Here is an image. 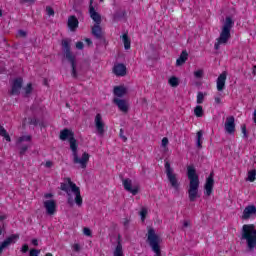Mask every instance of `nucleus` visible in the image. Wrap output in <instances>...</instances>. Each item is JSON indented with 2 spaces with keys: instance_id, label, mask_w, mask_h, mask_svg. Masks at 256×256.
<instances>
[{
  "instance_id": "473e14b6",
  "label": "nucleus",
  "mask_w": 256,
  "mask_h": 256,
  "mask_svg": "<svg viewBox=\"0 0 256 256\" xmlns=\"http://www.w3.org/2000/svg\"><path fill=\"white\" fill-rule=\"evenodd\" d=\"M205 101V94L203 92H198L197 94V104L201 105Z\"/></svg>"
},
{
  "instance_id": "72a5a7b5",
  "label": "nucleus",
  "mask_w": 256,
  "mask_h": 256,
  "mask_svg": "<svg viewBox=\"0 0 256 256\" xmlns=\"http://www.w3.org/2000/svg\"><path fill=\"white\" fill-rule=\"evenodd\" d=\"M25 95H31L33 93V85L31 83L27 84V86L24 88Z\"/></svg>"
},
{
  "instance_id": "c85d7f7f",
  "label": "nucleus",
  "mask_w": 256,
  "mask_h": 256,
  "mask_svg": "<svg viewBox=\"0 0 256 256\" xmlns=\"http://www.w3.org/2000/svg\"><path fill=\"white\" fill-rule=\"evenodd\" d=\"M196 137H197L196 145H197L198 149H201V147H203L201 145V143H202L201 139H203V130L198 131L196 134Z\"/></svg>"
},
{
  "instance_id": "4468645a",
  "label": "nucleus",
  "mask_w": 256,
  "mask_h": 256,
  "mask_svg": "<svg viewBox=\"0 0 256 256\" xmlns=\"http://www.w3.org/2000/svg\"><path fill=\"white\" fill-rule=\"evenodd\" d=\"M17 239H19L18 234H13L10 237L6 238L3 242H0V255L3 253L4 249H7L9 245H13V243H16Z\"/></svg>"
},
{
  "instance_id": "aec40b11",
  "label": "nucleus",
  "mask_w": 256,
  "mask_h": 256,
  "mask_svg": "<svg viewBox=\"0 0 256 256\" xmlns=\"http://www.w3.org/2000/svg\"><path fill=\"white\" fill-rule=\"evenodd\" d=\"M227 81V72H222L217 78V91H223L225 89V82Z\"/></svg>"
},
{
  "instance_id": "338daca9",
  "label": "nucleus",
  "mask_w": 256,
  "mask_h": 256,
  "mask_svg": "<svg viewBox=\"0 0 256 256\" xmlns=\"http://www.w3.org/2000/svg\"><path fill=\"white\" fill-rule=\"evenodd\" d=\"M101 3H103V0H100Z\"/></svg>"
},
{
  "instance_id": "052dcab7",
  "label": "nucleus",
  "mask_w": 256,
  "mask_h": 256,
  "mask_svg": "<svg viewBox=\"0 0 256 256\" xmlns=\"http://www.w3.org/2000/svg\"><path fill=\"white\" fill-rule=\"evenodd\" d=\"M189 226V221H184L183 227H188Z\"/></svg>"
},
{
  "instance_id": "864d4df0",
  "label": "nucleus",
  "mask_w": 256,
  "mask_h": 256,
  "mask_svg": "<svg viewBox=\"0 0 256 256\" xmlns=\"http://www.w3.org/2000/svg\"><path fill=\"white\" fill-rule=\"evenodd\" d=\"M45 199H51V197H53V194L51 193H47L44 195Z\"/></svg>"
},
{
  "instance_id": "cd10ccee",
  "label": "nucleus",
  "mask_w": 256,
  "mask_h": 256,
  "mask_svg": "<svg viewBox=\"0 0 256 256\" xmlns=\"http://www.w3.org/2000/svg\"><path fill=\"white\" fill-rule=\"evenodd\" d=\"M0 135L1 137H4L8 143H11V136H9V133H7V130H5V127L0 125Z\"/></svg>"
},
{
  "instance_id": "f03ea898",
  "label": "nucleus",
  "mask_w": 256,
  "mask_h": 256,
  "mask_svg": "<svg viewBox=\"0 0 256 256\" xmlns=\"http://www.w3.org/2000/svg\"><path fill=\"white\" fill-rule=\"evenodd\" d=\"M187 175L189 179L188 198L191 203L197 201L201 196L199 195V175L193 166L187 167Z\"/></svg>"
},
{
  "instance_id": "2eb2a0df",
  "label": "nucleus",
  "mask_w": 256,
  "mask_h": 256,
  "mask_svg": "<svg viewBox=\"0 0 256 256\" xmlns=\"http://www.w3.org/2000/svg\"><path fill=\"white\" fill-rule=\"evenodd\" d=\"M43 205L47 215H55L57 213V202L55 200H46Z\"/></svg>"
},
{
  "instance_id": "a19ab883",
  "label": "nucleus",
  "mask_w": 256,
  "mask_h": 256,
  "mask_svg": "<svg viewBox=\"0 0 256 256\" xmlns=\"http://www.w3.org/2000/svg\"><path fill=\"white\" fill-rule=\"evenodd\" d=\"M39 253H41V250H37V249L30 250V256H39Z\"/></svg>"
},
{
  "instance_id": "393cba45",
  "label": "nucleus",
  "mask_w": 256,
  "mask_h": 256,
  "mask_svg": "<svg viewBox=\"0 0 256 256\" xmlns=\"http://www.w3.org/2000/svg\"><path fill=\"white\" fill-rule=\"evenodd\" d=\"M114 95L116 97H125V95H127V88H125V86L114 87Z\"/></svg>"
},
{
  "instance_id": "dca6fc26",
  "label": "nucleus",
  "mask_w": 256,
  "mask_h": 256,
  "mask_svg": "<svg viewBox=\"0 0 256 256\" xmlns=\"http://www.w3.org/2000/svg\"><path fill=\"white\" fill-rule=\"evenodd\" d=\"M224 129L229 135H233V133H235V117L229 116L226 118Z\"/></svg>"
},
{
  "instance_id": "c03bdc74",
  "label": "nucleus",
  "mask_w": 256,
  "mask_h": 256,
  "mask_svg": "<svg viewBox=\"0 0 256 256\" xmlns=\"http://www.w3.org/2000/svg\"><path fill=\"white\" fill-rule=\"evenodd\" d=\"M167 145H169V138L164 137L162 139V147H167Z\"/></svg>"
},
{
  "instance_id": "5fc2aeb1",
  "label": "nucleus",
  "mask_w": 256,
  "mask_h": 256,
  "mask_svg": "<svg viewBox=\"0 0 256 256\" xmlns=\"http://www.w3.org/2000/svg\"><path fill=\"white\" fill-rule=\"evenodd\" d=\"M85 42L87 43V45H93V42L89 38H86Z\"/></svg>"
},
{
  "instance_id": "a878e982",
  "label": "nucleus",
  "mask_w": 256,
  "mask_h": 256,
  "mask_svg": "<svg viewBox=\"0 0 256 256\" xmlns=\"http://www.w3.org/2000/svg\"><path fill=\"white\" fill-rule=\"evenodd\" d=\"M122 41L124 44V49L126 50L131 49V39H129V35H127V33L122 35Z\"/></svg>"
},
{
  "instance_id": "49530a36",
  "label": "nucleus",
  "mask_w": 256,
  "mask_h": 256,
  "mask_svg": "<svg viewBox=\"0 0 256 256\" xmlns=\"http://www.w3.org/2000/svg\"><path fill=\"white\" fill-rule=\"evenodd\" d=\"M120 137H121V139H122L124 142L127 141V138H126V136H125V134H124V132H123V128L120 129Z\"/></svg>"
},
{
  "instance_id": "603ef678",
  "label": "nucleus",
  "mask_w": 256,
  "mask_h": 256,
  "mask_svg": "<svg viewBox=\"0 0 256 256\" xmlns=\"http://www.w3.org/2000/svg\"><path fill=\"white\" fill-rule=\"evenodd\" d=\"M45 167H47V169H51V167H53V162L47 161V162L45 163Z\"/></svg>"
},
{
  "instance_id": "423d86ee",
  "label": "nucleus",
  "mask_w": 256,
  "mask_h": 256,
  "mask_svg": "<svg viewBox=\"0 0 256 256\" xmlns=\"http://www.w3.org/2000/svg\"><path fill=\"white\" fill-rule=\"evenodd\" d=\"M62 51L65 54L67 61H69V63L71 64V76L73 77V79H77V77H79V74H77V64L75 62V55H73V52H71V40H62Z\"/></svg>"
},
{
  "instance_id": "f257e3e1",
  "label": "nucleus",
  "mask_w": 256,
  "mask_h": 256,
  "mask_svg": "<svg viewBox=\"0 0 256 256\" xmlns=\"http://www.w3.org/2000/svg\"><path fill=\"white\" fill-rule=\"evenodd\" d=\"M68 183H61L60 189L61 191H65L68 196L67 203L70 205V207H73V205H76L78 207H81L83 205V198L81 197V189L77 186V184L73 183L71 181V178H67Z\"/></svg>"
},
{
  "instance_id": "6e6d98bb",
  "label": "nucleus",
  "mask_w": 256,
  "mask_h": 256,
  "mask_svg": "<svg viewBox=\"0 0 256 256\" xmlns=\"http://www.w3.org/2000/svg\"><path fill=\"white\" fill-rule=\"evenodd\" d=\"M32 244L37 247V245H39V242L37 241V239H33L32 240Z\"/></svg>"
},
{
  "instance_id": "1a4fd4ad",
  "label": "nucleus",
  "mask_w": 256,
  "mask_h": 256,
  "mask_svg": "<svg viewBox=\"0 0 256 256\" xmlns=\"http://www.w3.org/2000/svg\"><path fill=\"white\" fill-rule=\"evenodd\" d=\"M122 185L128 193H132L133 195H137V193H139V185L133 186V181L129 178L122 179Z\"/></svg>"
},
{
  "instance_id": "39448f33",
  "label": "nucleus",
  "mask_w": 256,
  "mask_h": 256,
  "mask_svg": "<svg viewBox=\"0 0 256 256\" xmlns=\"http://www.w3.org/2000/svg\"><path fill=\"white\" fill-rule=\"evenodd\" d=\"M70 149L73 155V163L75 165H80L81 169H87V164L89 163V153L84 152L82 157L79 158V154L77 153V140L75 137H71L69 140Z\"/></svg>"
},
{
  "instance_id": "09e8293b",
  "label": "nucleus",
  "mask_w": 256,
  "mask_h": 256,
  "mask_svg": "<svg viewBox=\"0 0 256 256\" xmlns=\"http://www.w3.org/2000/svg\"><path fill=\"white\" fill-rule=\"evenodd\" d=\"M21 251H22V253H27V251H29V245L24 244V245L22 246Z\"/></svg>"
},
{
  "instance_id": "9d476101",
  "label": "nucleus",
  "mask_w": 256,
  "mask_h": 256,
  "mask_svg": "<svg viewBox=\"0 0 256 256\" xmlns=\"http://www.w3.org/2000/svg\"><path fill=\"white\" fill-rule=\"evenodd\" d=\"M214 177H215V173L211 172L209 177L206 179L204 189H205V195H207V197H211V193H213V187L215 185Z\"/></svg>"
},
{
  "instance_id": "a211bd4d",
  "label": "nucleus",
  "mask_w": 256,
  "mask_h": 256,
  "mask_svg": "<svg viewBox=\"0 0 256 256\" xmlns=\"http://www.w3.org/2000/svg\"><path fill=\"white\" fill-rule=\"evenodd\" d=\"M91 33H92L93 37H95V39H98L99 41H101V39H103V37L105 35L103 33V28H101V24H94L92 26Z\"/></svg>"
},
{
  "instance_id": "6ab92c4d",
  "label": "nucleus",
  "mask_w": 256,
  "mask_h": 256,
  "mask_svg": "<svg viewBox=\"0 0 256 256\" xmlns=\"http://www.w3.org/2000/svg\"><path fill=\"white\" fill-rule=\"evenodd\" d=\"M252 215H256V206L255 205L246 206L242 214V219L247 221V219H251Z\"/></svg>"
},
{
  "instance_id": "3c124183",
  "label": "nucleus",
  "mask_w": 256,
  "mask_h": 256,
  "mask_svg": "<svg viewBox=\"0 0 256 256\" xmlns=\"http://www.w3.org/2000/svg\"><path fill=\"white\" fill-rule=\"evenodd\" d=\"M18 35H19V37H27V32H25L23 30H19Z\"/></svg>"
},
{
  "instance_id": "412c9836",
  "label": "nucleus",
  "mask_w": 256,
  "mask_h": 256,
  "mask_svg": "<svg viewBox=\"0 0 256 256\" xmlns=\"http://www.w3.org/2000/svg\"><path fill=\"white\" fill-rule=\"evenodd\" d=\"M113 72L117 77H125L127 75V67L124 64H117L114 66Z\"/></svg>"
},
{
  "instance_id": "13d9d810",
  "label": "nucleus",
  "mask_w": 256,
  "mask_h": 256,
  "mask_svg": "<svg viewBox=\"0 0 256 256\" xmlns=\"http://www.w3.org/2000/svg\"><path fill=\"white\" fill-rule=\"evenodd\" d=\"M253 121H254V123L256 124V110H255L254 113H253Z\"/></svg>"
},
{
  "instance_id": "0eeeda50",
  "label": "nucleus",
  "mask_w": 256,
  "mask_h": 256,
  "mask_svg": "<svg viewBox=\"0 0 256 256\" xmlns=\"http://www.w3.org/2000/svg\"><path fill=\"white\" fill-rule=\"evenodd\" d=\"M147 241L152 251L155 252L154 256H161V246L159 245L161 243V238L155 233V229L150 228L148 230Z\"/></svg>"
},
{
  "instance_id": "0e129e2a",
  "label": "nucleus",
  "mask_w": 256,
  "mask_h": 256,
  "mask_svg": "<svg viewBox=\"0 0 256 256\" xmlns=\"http://www.w3.org/2000/svg\"><path fill=\"white\" fill-rule=\"evenodd\" d=\"M46 256H53V254H51V253H47V254H46Z\"/></svg>"
},
{
  "instance_id": "f704fd0d",
  "label": "nucleus",
  "mask_w": 256,
  "mask_h": 256,
  "mask_svg": "<svg viewBox=\"0 0 256 256\" xmlns=\"http://www.w3.org/2000/svg\"><path fill=\"white\" fill-rule=\"evenodd\" d=\"M29 124L30 125H34V127H37V125H41L40 123H39V119H37V118H29Z\"/></svg>"
},
{
  "instance_id": "680f3d73",
  "label": "nucleus",
  "mask_w": 256,
  "mask_h": 256,
  "mask_svg": "<svg viewBox=\"0 0 256 256\" xmlns=\"http://www.w3.org/2000/svg\"><path fill=\"white\" fill-rule=\"evenodd\" d=\"M25 3H33L34 0H23Z\"/></svg>"
},
{
  "instance_id": "c756f323",
  "label": "nucleus",
  "mask_w": 256,
  "mask_h": 256,
  "mask_svg": "<svg viewBox=\"0 0 256 256\" xmlns=\"http://www.w3.org/2000/svg\"><path fill=\"white\" fill-rule=\"evenodd\" d=\"M169 85H171V87H179V78L172 76L169 80H168Z\"/></svg>"
},
{
  "instance_id": "5701e85b",
  "label": "nucleus",
  "mask_w": 256,
  "mask_h": 256,
  "mask_svg": "<svg viewBox=\"0 0 256 256\" xmlns=\"http://www.w3.org/2000/svg\"><path fill=\"white\" fill-rule=\"evenodd\" d=\"M189 59V53H187V50H183L179 56V58L176 60L177 67H181V65H185V62Z\"/></svg>"
},
{
  "instance_id": "58836bf2",
  "label": "nucleus",
  "mask_w": 256,
  "mask_h": 256,
  "mask_svg": "<svg viewBox=\"0 0 256 256\" xmlns=\"http://www.w3.org/2000/svg\"><path fill=\"white\" fill-rule=\"evenodd\" d=\"M46 13H47V15H49V16H53V15H55V10H53V8L47 6V7H46Z\"/></svg>"
},
{
  "instance_id": "c9c22d12",
  "label": "nucleus",
  "mask_w": 256,
  "mask_h": 256,
  "mask_svg": "<svg viewBox=\"0 0 256 256\" xmlns=\"http://www.w3.org/2000/svg\"><path fill=\"white\" fill-rule=\"evenodd\" d=\"M23 141H31V136H22L18 139V145L23 143Z\"/></svg>"
},
{
  "instance_id": "f3484780",
  "label": "nucleus",
  "mask_w": 256,
  "mask_h": 256,
  "mask_svg": "<svg viewBox=\"0 0 256 256\" xmlns=\"http://www.w3.org/2000/svg\"><path fill=\"white\" fill-rule=\"evenodd\" d=\"M113 103L117 105L119 111L122 113H127L129 111V104L127 103L126 100L120 99V98H114Z\"/></svg>"
},
{
  "instance_id": "e2e57ef3",
  "label": "nucleus",
  "mask_w": 256,
  "mask_h": 256,
  "mask_svg": "<svg viewBox=\"0 0 256 256\" xmlns=\"http://www.w3.org/2000/svg\"><path fill=\"white\" fill-rule=\"evenodd\" d=\"M0 17H3V11L0 10Z\"/></svg>"
},
{
  "instance_id": "ea45409f",
  "label": "nucleus",
  "mask_w": 256,
  "mask_h": 256,
  "mask_svg": "<svg viewBox=\"0 0 256 256\" xmlns=\"http://www.w3.org/2000/svg\"><path fill=\"white\" fill-rule=\"evenodd\" d=\"M194 76L196 77V79H201V77H203V70L195 71Z\"/></svg>"
},
{
  "instance_id": "20e7f679",
  "label": "nucleus",
  "mask_w": 256,
  "mask_h": 256,
  "mask_svg": "<svg viewBox=\"0 0 256 256\" xmlns=\"http://www.w3.org/2000/svg\"><path fill=\"white\" fill-rule=\"evenodd\" d=\"M242 241H246L249 251L256 249V229L253 224H245L242 227L241 232Z\"/></svg>"
},
{
  "instance_id": "69168bd1",
  "label": "nucleus",
  "mask_w": 256,
  "mask_h": 256,
  "mask_svg": "<svg viewBox=\"0 0 256 256\" xmlns=\"http://www.w3.org/2000/svg\"><path fill=\"white\" fill-rule=\"evenodd\" d=\"M2 233H3V230H1V228H0V236L2 235Z\"/></svg>"
},
{
  "instance_id": "4d7b16f0",
  "label": "nucleus",
  "mask_w": 256,
  "mask_h": 256,
  "mask_svg": "<svg viewBox=\"0 0 256 256\" xmlns=\"http://www.w3.org/2000/svg\"><path fill=\"white\" fill-rule=\"evenodd\" d=\"M215 103H217V105H219L221 103V98L215 97Z\"/></svg>"
},
{
  "instance_id": "e433bc0d",
  "label": "nucleus",
  "mask_w": 256,
  "mask_h": 256,
  "mask_svg": "<svg viewBox=\"0 0 256 256\" xmlns=\"http://www.w3.org/2000/svg\"><path fill=\"white\" fill-rule=\"evenodd\" d=\"M241 130H242V133H243V138L244 139H247V126L245 125V124H243L242 126H241Z\"/></svg>"
},
{
  "instance_id": "2f4dec72",
  "label": "nucleus",
  "mask_w": 256,
  "mask_h": 256,
  "mask_svg": "<svg viewBox=\"0 0 256 256\" xmlns=\"http://www.w3.org/2000/svg\"><path fill=\"white\" fill-rule=\"evenodd\" d=\"M255 179H256V170H250L248 172L247 181H250V183H253V181H255Z\"/></svg>"
},
{
  "instance_id": "79ce46f5",
  "label": "nucleus",
  "mask_w": 256,
  "mask_h": 256,
  "mask_svg": "<svg viewBox=\"0 0 256 256\" xmlns=\"http://www.w3.org/2000/svg\"><path fill=\"white\" fill-rule=\"evenodd\" d=\"M83 233L86 235V237H91V229L86 227L83 229Z\"/></svg>"
},
{
  "instance_id": "9b49d317",
  "label": "nucleus",
  "mask_w": 256,
  "mask_h": 256,
  "mask_svg": "<svg viewBox=\"0 0 256 256\" xmlns=\"http://www.w3.org/2000/svg\"><path fill=\"white\" fill-rule=\"evenodd\" d=\"M94 123L98 135H105V122H103V116L101 114H96Z\"/></svg>"
},
{
  "instance_id": "b1692460",
  "label": "nucleus",
  "mask_w": 256,
  "mask_h": 256,
  "mask_svg": "<svg viewBox=\"0 0 256 256\" xmlns=\"http://www.w3.org/2000/svg\"><path fill=\"white\" fill-rule=\"evenodd\" d=\"M68 27L71 31H75L79 27V20L75 16H70L68 18Z\"/></svg>"
},
{
  "instance_id": "6e6552de",
  "label": "nucleus",
  "mask_w": 256,
  "mask_h": 256,
  "mask_svg": "<svg viewBox=\"0 0 256 256\" xmlns=\"http://www.w3.org/2000/svg\"><path fill=\"white\" fill-rule=\"evenodd\" d=\"M165 169L166 176L169 183L171 184V187H173V189H176L177 191V189H179V180L177 179V174L173 172V168H171V164L169 163V161L165 162Z\"/></svg>"
},
{
  "instance_id": "de8ad7c7",
  "label": "nucleus",
  "mask_w": 256,
  "mask_h": 256,
  "mask_svg": "<svg viewBox=\"0 0 256 256\" xmlns=\"http://www.w3.org/2000/svg\"><path fill=\"white\" fill-rule=\"evenodd\" d=\"M129 223H130V220L129 219H124V221H123V225H124V227H125V229H129Z\"/></svg>"
},
{
  "instance_id": "bb28decb",
  "label": "nucleus",
  "mask_w": 256,
  "mask_h": 256,
  "mask_svg": "<svg viewBox=\"0 0 256 256\" xmlns=\"http://www.w3.org/2000/svg\"><path fill=\"white\" fill-rule=\"evenodd\" d=\"M114 256H125V254H123V245L121 244V241H118L116 248L113 252Z\"/></svg>"
},
{
  "instance_id": "4be33fe9",
  "label": "nucleus",
  "mask_w": 256,
  "mask_h": 256,
  "mask_svg": "<svg viewBox=\"0 0 256 256\" xmlns=\"http://www.w3.org/2000/svg\"><path fill=\"white\" fill-rule=\"evenodd\" d=\"M60 139L61 141H68L70 140L71 137H75V134L73 133V131L65 128L62 131H60Z\"/></svg>"
},
{
  "instance_id": "37998d69",
  "label": "nucleus",
  "mask_w": 256,
  "mask_h": 256,
  "mask_svg": "<svg viewBox=\"0 0 256 256\" xmlns=\"http://www.w3.org/2000/svg\"><path fill=\"white\" fill-rule=\"evenodd\" d=\"M73 251H75L76 253H79V251H81V246L79 244H74L72 246Z\"/></svg>"
},
{
  "instance_id": "f8f14e48",
  "label": "nucleus",
  "mask_w": 256,
  "mask_h": 256,
  "mask_svg": "<svg viewBox=\"0 0 256 256\" xmlns=\"http://www.w3.org/2000/svg\"><path fill=\"white\" fill-rule=\"evenodd\" d=\"M93 1L94 0H90V4H89V15L91 17V19L94 21L95 25H101V14H99L97 11H95V7H93Z\"/></svg>"
},
{
  "instance_id": "a18cd8bd",
  "label": "nucleus",
  "mask_w": 256,
  "mask_h": 256,
  "mask_svg": "<svg viewBox=\"0 0 256 256\" xmlns=\"http://www.w3.org/2000/svg\"><path fill=\"white\" fill-rule=\"evenodd\" d=\"M83 47H85L83 42L79 41L76 43V49H79L81 51V50H83Z\"/></svg>"
},
{
  "instance_id": "7c9ffc66",
  "label": "nucleus",
  "mask_w": 256,
  "mask_h": 256,
  "mask_svg": "<svg viewBox=\"0 0 256 256\" xmlns=\"http://www.w3.org/2000/svg\"><path fill=\"white\" fill-rule=\"evenodd\" d=\"M194 115L197 117H203V106L198 105L194 108Z\"/></svg>"
},
{
  "instance_id": "bf43d9fd",
  "label": "nucleus",
  "mask_w": 256,
  "mask_h": 256,
  "mask_svg": "<svg viewBox=\"0 0 256 256\" xmlns=\"http://www.w3.org/2000/svg\"><path fill=\"white\" fill-rule=\"evenodd\" d=\"M5 219H7V216H5V215H1V216H0V220H1V221H5Z\"/></svg>"
},
{
  "instance_id": "4c0bfd02",
  "label": "nucleus",
  "mask_w": 256,
  "mask_h": 256,
  "mask_svg": "<svg viewBox=\"0 0 256 256\" xmlns=\"http://www.w3.org/2000/svg\"><path fill=\"white\" fill-rule=\"evenodd\" d=\"M27 149H29L28 145H23L20 147V155H25L27 153Z\"/></svg>"
},
{
  "instance_id": "ddd939ff",
  "label": "nucleus",
  "mask_w": 256,
  "mask_h": 256,
  "mask_svg": "<svg viewBox=\"0 0 256 256\" xmlns=\"http://www.w3.org/2000/svg\"><path fill=\"white\" fill-rule=\"evenodd\" d=\"M23 87V78L19 77L13 80L12 89L10 91V95H19L21 93V89Z\"/></svg>"
},
{
  "instance_id": "8fccbe9b",
  "label": "nucleus",
  "mask_w": 256,
  "mask_h": 256,
  "mask_svg": "<svg viewBox=\"0 0 256 256\" xmlns=\"http://www.w3.org/2000/svg\"><path fill=\"white\" fill-rule=\"evenodd\" d=\"M140 215H141L142 219H145V217H147V210L142 209L141 212H140Z\"/></svg>"
},
{
  "instance_id": "7ed1b4c3",
  "label": "nucleus",
  "mask_w": 256,
  "mask_h": 256,
  "mask_svg": "<svg viewBox=\"0 0 256 256\" xmlns=\"http://www.w3.org/2000/svg\"><path fill=\"white\" fill-rule=\"evenodd\" d=\"M234 25L235 21H233V18L229 16L225 18L220 36L218 37L217 42L214 44L216 51H219L221 45H227V43H229V39H231V29H233Z\"/></svg>"
}]
</instances>
